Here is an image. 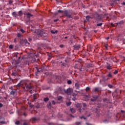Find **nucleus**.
Here are the masks:
<instances>
[{
	"instance_id": "nucleus-29",
	"label": "nucleus",
	"mask_w": 125,
	"mask_h": 125,
	"mask_svg": "<svg viewBox=\"0 0 125 125\" xmlns=\"http://www.w3.org/2000/svg\"><path fill=\"white\" fill-rule=\"evenodd\" d=\"M42 70V69L40 68V69H37V71L35 72V74L37 75L38 74H39V73H41L40 71Z\"/></svg>"
},
{
	"instance_id": "nucleus-37",
	"label": "nucleus",
	"mask_w": 125,
	"mask_h": 125,
	"mask_svg": "<svg viewBox=\"0 0 125 125\" xmlns=\"http://www.w3.org/2000/svg\"><path fill=\"white\" fill-rule=\"evenodd\" d=\"M118 73H119V71H118V70H116L115 71V72H113L114 75H117V74H118Z\"/></svg>"
},
{
	"instance_id": "nucleus-41",
	"label": "nucleus",
	"mask_w": 125,
	"mask_h": 125,
	"mask_svg": "<svg viewBox=\"0 0 125 125\" xmlns=\"http://www.w3.org/2000/svg\"><path fill=\"white\" fill-rule=\"evenodd\" d=\"M68 84H71L72 83V81L71 80H69L67 81Z\"/></svg>"
},
{
	"instance_id": "nucleus-44",
	"label": "nucleus",
	"mask_w": 125,
	"mask_h": 125,
	"mask_svg": "<svg viewBox=\"0 0 125 125\" xmlns=\"http://www.w3.org/2000/svg\"><path fill=\"white\" fill-rule=\"evenodd\" d=\"M20 31H21V33H25V30H23V29H20Z\"/></svg>"
},
{
	"instance_id": "nucleus-11",
	"label": "nucleus",
	"mask_w": 125,
	"mask_h": 125,
	"mask_svg": "<svg viewBox=\"0 0 125 125\" xmlns=\"http://www.w3.org/2000/svg\"><path fill=\"white\" fill-rule=\"evenodd\" d=\"M103 101H104V103H110V100H109V99H108L107 98H104L103 99Z\"/></svg>"
},
{
	"instance_id": "nucleus-15",
	"label": "nucleus",
	"mask_w": 125,
	"mask_h": 125,
	"mask_svg": "<svg viewBox=\"0 0 125 125\" xmlns=\"http://www.w3.org/2000/svg\"><path fill=\"white\" fill-rule=\"evenodd\" d=\"M39 98V95H38L37 94H33V99L34 100H36V99H38V98Z\"/></svg>"
},
{
	"instance_id": "nucleus-47",
	"label": "nucleus",
	"mask_w": 125,
	"mask_h": 125,
	"mask_svg": "<svg viewBox=\"0 0 125 125\" xmlns=\"http://www.w3.org/2000/svg\"><path fill=\"white\" fill-rule=\"evenodd\" d=\"M21 36H22V35H21V34H20V33L18 34V38H21Z\"/></svg>"
},
{
	"instance_id": "nucleus-42",
	"label": "nucleus",
	"mask_w": 125,
	"mask_h": 125,
	"mask_svg": "<svg viewBox=\"0 0 125 125\" xmlns=\"http://www.w3.org/2000/svg\"><path fill=\"white\" fill-rule=\"evenodd\" d=\"M9 48H10V49H13V45H10Z\"/></svg>"
},
{
	"instance_id": "nucleus-17",
	"label": "nucleus",
	"mask_w": 125,
	"mask_h": 125,
	"mask_svg": "<svg viewBox=\"0 0 125 125\" xmlns=\"http://www.w3.org/2000/svg\"><path fill=\"white\" fill-rule=\"evenodd\" d=\"M31 121H32V123H36V122L38 121V119L36 118H33L31 119Z\"/></svg>"
},
{
	"instance_id": "nucleus-23",
	"label": "nucleus",
	"mask_w": 125,
	"mask_h": 125,
	"mask_svg": "<svg viewBox=\"0 0 125 125\" xmlns=\"http://www.w3.org/2000/svg\"><path fill=\"white\" fill-rule=\"evenodd\" d=\"M74 48H75V49H76L77 50H78V49H80L81 47L80 46V45H75L74 46Z\"/></svg>"
},
{
	"instance_id": "nucleus-16",
	"label": "nucleus",
	"mask_w": 125,
	"mask_h": 125,
	"mask_svg": "<svg viewBox=\"0 0 125 125\" xmlns=\"http://www.w3.org/2000/svg\"><path fill=\"white\" fill-rule=\"evenodd\" d=\"M26 16L27 18H31V17H32V16H33V15L31 14V13H27L26 14Z\"/></svg>"
},
{
	"instance_id": "nucleus-46",
	"label": "nucleus",
	"mask_w": 125,
	"mask_h": 125,
	"mask_svg": "<svg viewBox=\"0 0 125 125\" xmlns=\"http://www.w3.org/2000/svg\"><path fill=\"white\" fill-rule=\"evenodd\" d=\"M59 13H63L64 12L62 10H58Z\"/></svg>"
},
{
	"instance_id": "nucleus-63",
	"label": "nucleus",
	"mask_w": 125,
	"mask_h": 125,
	"mask_svg": "<svg viewBox=\"0 0 125 125\" xmlns=\"http://www.w3.org/2000/svg\"><path fill=\"white\" fill-rule=\"evenodd\" d=\"M72 100H73V101H75V100H77V99H76V98H72Z\"/></svg>"
},
{
	"instance_id": "nucleus-18",
	"label": "nucleus",
	"mask_w": 125,
	"mask_h": 125,
	"mask_svg": "<svg viewBox=\"0 0 125 125\" xmlns=\"http://www.w3.org/2000/svg\"><path fill=\"white\" fill-rule=\"evenodd\" d=\"M18 16H20V17H21L22 16V15H23V12H22V11H20L18 12Z\"/></svg>"
},
{
	"instance_id": "nucleus-1",
	"label": "nucleus",
	"mask_w": 125,
	"mask_h": 125,
	"mask_svg": "<svg viewBox=\"0 0 125 125\" xmlns=\"http://www.w3.org/2000/svg\"><path fill=\"white\" fill-rule=\"evenodd\" d=\"M92 19H95V20H96L97 21H100L102 19V17H101V15L98 14L97 12L94 13L92 15Z\"/></svg>"
},
{
	"instance_id": "nucleus-12",
	"label": "nucleus",
	"mask_w": 125,
	"mask_h": 125,
	"mask_svg": "<svg viewBox=\"0 0 125 125\" xmlns=\"http://www.w3.org/2000/svg\"><path fill=\"white\" fill-rule=\"evenodd\" d=\"M12 15L14 17H15V18H17V17H18V14H17V13H16V12H13L12 13Z\"/></svg>"
},
{
	"instance_id": "nucleus-6",
	"label": "nucleus",
	"mask_w": 125,
	"mask_h": 125,
	"mask_svg": "<svg viewBox=\"0 0 125 125\" xmlns=\"http://www.w3.org/2000/svg\"><path fill=\"white\" fill-rule=\"evenodd\" d=\"M80 83L79 82H77L75 84V86L76 88V89H80Z\"/></svg>"
},
{
	"instance_id": "nucleus-20",
	"label": "nucleus",
	"mask_w": 125,
	"mask_h": 125,
	"mask_svg": "<svg viewBox=\"0 0 125 125\" xmlns=\"http://www.w3.org/2000/svg\"><path fill=\"white\" fill-rule=\"evenodd\" d=\"M24 84L23 81H21L20 83L17 85L18 86H20V85H23Z\"/></svg>"
},
{
	"instance_id": "nucleus-8",
	"label": "nucleus",
	"mask_w": 125,
	"mask_h": 125,
	"mask_svg": "<svg viewBox=\"0 0 125 125\" xmlns=\"http://www.w3.org/2000/svg\"><path fill=\"white\" fill-rule=\"evenodd\" d=\"M95 92H99V91H101V87H96L94 89Z\"/></svg>"
},
{
	"instance_id": "nucleus-52",
	"label": "nucleus",
	"mask_w": 125,
	"mask_h": 125,
	"mask_svg": "<svg viewBox=\"0 0 125 125\" xmlns=\"http://www.w3.org/2000/svg\"><path fill=\"white\" fill-rule=\"evenodd\" d=\"M121 113H122V114H123V115H125V111H124V110H121Z\"/></svg>"
},
{
	"instance_id": "nucleus-45",
	"label": "nucleus",
	"mask_w": 125,
	"mask_h": 125,
	"mask_svg": "<svg viewBox=\"0 0 125 125\" xmlns=\"http://www.w3.org/2000/svg\"><path fill=\"white\" fill-rule=\"evenodd\" d=\"M88 90H90V88H89V87H87L86 88V91H88Z\"/></svg>"
},
{
	"instance_id": "nucleus-14",
	"label": "nucleus",
	"mask_w": 125,
	"mask_h": 125,
	"mask_svg": "<svg viewBox=\"0 0 125 125\" xmlns=\"http://www.w3.org/2000/svg\"><path fill=\"white\" fill-rule=\"evenodd\" d=\"M24 42L25 44H26V46H29V45H30V43L28 42V41L27 40H24Z\"/></svg>"
},
{
	"instance_id": "nucleus-54",
	"label": "nucleus",
	"mask_w": 125,
	"mask_h": 125,
	"mask_svg": "<svg viewBox=\"0 0 125 125\" xmlns=\"http://www.w3.org/2000/svg\"><path fill=\"white\" fill-rule=\"evenodd\" d=\"M110 25H111V26H112V27H115V25L113 23H111Z\"/></svg>"
},
{
	"instance_id": "nucleus-38",
	"label": "nucleus",
	"mask_w": 125,
	"mask_h": 125,
	"mask_svg": "<svg viewBox=\"0 0 125 125\" xmlns=\"http://www.w3.org/2000/svg\"><path fill=\"white\" fill-rule=\"evenodd\" d=\"M76 125H82V122H76Z\"/></svg>"
},
{
	"instance_id": "nucleus-22",
	"label": "nucleus",
	"mask_w": 125,
	"mask_h": 125,
	"mask_svg": "<svg viewBox=\"0 0 125 125\" xmlns=\"http://www.w3.org/2000/svg\"><path fill=\"white\" fill-rule=\"evenodd\" d=\"M116 24H117V25H119V24L122 25V24H124V21H120L116 23Z\"/></svg>"
},
{
	"instance_id": "nucleus-13",
	"label": "nucleus",
	"mask_w": 125,
	"mask_h": 125,
	"mask_svg": "<svg viewBox=\"0 0 125 125\" xmlns=\"http://www.w3.org/2000/svg\"><path fill=\"white\" fill-rule=\"evenodd\" d=\"M92 67H93V64H92V63H88L86 65V68H92Z\"/></svg>"
},
{
	"instance_id": "nucleus-30",
	"label": "nucleus",
	"mask_w": 125,
	"mask_h": 125,
	"mask_svg": "<svg viewBox=\"0 0 125 125\" xmlns=\"http://www.w3.org/2000/svg\"><path fill=\"white\" fill-rule=\"evenodd\" d=\"M47 81L48 83H53V82H52V81H51V79H48L47 80Z\"/></svg>"
},
{
	"instance_id": "nucleus-9",
	"label": "nucleus",
	"mask_w": 125,
	"mask_h": 125,
	"mask_svg": "<svg viewBox=\"0 0 125 125\" xmlns=\"http://www.w3.org/2000/svg\"><path fill=\"white\" fill-rule=\"evenodd\" d=\"M26 87L27 89H32V88H33V86L31 85V84H27Z\"/></svg>"
},
{
	"instance_id": "nucleus-60",
	"label": "nucleus",
	"mask_w": 125,
	"mask_h": 125,
	"mask_svg": "<svg viewBox=\"0 0 125 125\" xmlns=\"http://www.w3.org/2000/svg\"><path fill=\"white\" fill-rule=\"evenodd\" d=\"M51 33L52 34H55V31H53V30H52L51 31Z\"/></svg>"
},
{
	"instance_id": "nucleus-39",
	"label": "nucleus",
	"mask_w": 125,
	"mask_h": 125,
	"mask_svg": "<svg viewBox=\"0 0 125 125\" xmlns=\"http://www.w3.org/2000/svg\"><path fill=\"white\" fill-rule=\"evenodd\" d=\"M95 112L96 113H98V112H99V108H95Z\"/></svg>"
},
{
	"instance_id": "nucleus-49",
	"label": "nucleus",
	"mask_w": 125,
	"mask_h": 125,
	"mask_svg": "<svg viewBox=\"0 0 125 125\" xmlns=\"http://www.w3.org/2000/svg\"><path fill=\"white\" fill-rule=\"evenodd\" d=\"M71 102H68V103H67L66 104V105H67V106H70V105H71Z\"/></svg>"
},
{
	"instance_id": "nucleus-27",
	"label": "nucleus",
	"mask_w": 125,
	"mask_h": 125,
	"mask_svg": "<svg viewBox=\"0 0 125 125\" xmlns=\"http://www.w3.org/2000/svg\"><path fill=\"white\" fill-rule=\"evenodd\" d=\"M84 111V108H83V109L82 108L79 109V112L81 113H83Z\"/></svg>"
},
{
	"instance_id": "nucleus-36",
	"label": "nucleus",
	"mask_w": 125,
	"mask_h": 125,
	"mask_svg": "<svg viewBox=\"0 0 125 125\" xmlns=\"http://www.w3.org/2000/svg\"><path fill=\"white\" fill-rule=\"evenodd\" d=\"M15 125H20V121H17L15 122Z\"/></svg>"
},
{
	"instance_id": "nucleus-56",
	"label": "nucleus",
	"mask_w": 125,
	"mask_h": 125,
	"mask_svg": "<svg viewBox=\"0 0 125 125\" xmlns=\"http://www.w3.org/2000/svg\"><path fill=\"white\" fill-rule=\"evenodd\" d=\"M60 47H61V48H63V47H64V45L63 44L60 45Z\"/></svg>"
},
{
	"instance_id": "nucleus-40",
	"label": "nucleus",
	"mask_w": 125,
	"mask_h": 125,
	"mask_svg": "<svg viewBox=\"0 0 125 125\" xmlns=\"http://www.w3.org/2000/svg\"><path fill=\"white\" fill-rule=\"evenodd\" d=\"M62 97L59 96L58 97V100H59V101L62 100Z\"/></svg>"
},
{
	"instance_id": "nucleus-10",
	"label": "nucleus",
	"mask_w": 125,
	"mask_h": 125,
	"mask_svg": "<svg viewBox=\"0 0 125 125\" xmlns=\"http://www.w3.org/2000/svg\"><path fill=\"white\" fill-rule=\"evenodd\" d=\"M123 35L122 34H120L118 35L117 37V41L118 42H121V41H123V39H120V37H122Z\"/></svg>"
},
{
	"instance_id": "nucleus-25",
	"label": "nucleus",
	"mask_w": 125,
	"mask_h": 125,
	"mask_svg": "<svg viewBox=\"0 0 125 125\" xmlns=\"http://www.w3.org/2000/svg\"><path fill=\"white\" fill-rule=\"evenodd\" d=\"M76 107H77V108H81V107H82V104H77Z\"/></svg>"
},
{
	"instance_id": "nucleus-48",
	"label": "nucleus",
	"mask_w": 125,
	"mask_h": 125,
	"mask_svg": "<svg viewBox=\"0 0 125 125\" xmlns=\"http://www.w3.org/2000/svg\"><path fill=\"white\" fill-rule=\"evenodd\" d=\"M108 87H109V88H112V87H113V85H112L111 84H109L108 85Z\"/></svg>"
},
{
	"instance_id": "nucleus-21",
	"label": "nucleus",
	"mask_w": 125,
	"mask_h": 125,
	"mask_svg": "<svg viewBox=\"0 0 125 125\" xmlns=\"http://www.w3.org/2000/svg\"><path fill=\"white\" fill-rule=\"evenodd\" d=\"M27 104L30 108H33V107H34V105L32 104V103H31L30 102H28Z\"/></svg>"
},
{
	"instance_id": "nucleus-64",
	"label": "nucleus",
	"mask_w": 125,
	"mask_h": 125,
	"mask_svg": "<svg viewBox=\"0 0 125 125\" xmlns=\"http://www.w3.org/2000/svg\"><path fill=\"white\" fill-rule=\"evenodd\" d=\"M122 4H123V5H125V2H123Z\"/></svg>"
},
{
	"instance_id": "nucleus-5",
	"label": "nucleus",
	"mask_w": 125,
	"mask_h": 125,
	"mask_svg": "<svg viewBox=\"0 0 125 125\" xmlns=\"http://www.w3.org/2000/svg\"><path fill=\"white\" fill-rule=\"evenodd\" d=\"M98 97H99V96H93V99H91V101L92 102H94V101H96L97 99H98Z\"/></svg>"
},
{
	"instance_id": "nucleus-32",
	"label": "nucleus",
	"mask_w": 125,
	"mask_h": 125,
	"mask_svg": "<svg viewBox=\"0 0 125 125\" xmlns=\"http://www.w3.org/2000/svg\"><path fill=\"white\" fill-rule=\"evenodd\" d=\"M12 76H14V77H16L17 76V73L16 72H13L12 73Z\"/></svg>"
},
{
	"instance_id": "nucleus-28",
	"label": "nucleus",
	"mask_w": 125,
	"mask_h": 125,
	"mask_svg": "<svg viewBox=\"0 0 125 125\" xmlns=\"http://www.w3.org/2000/svg\"><path fill=\"white\" fill-rule=\"evenodd\" d=\"M107 77L108 78H112V77H113V75L111 72H109L108 74L107 75Z\"/></svg>"
},
{
	"instance_id": "nucleus-51",
	"label": "nucleus",
	"mask_w": 125,
	"mask_h": 125,
	"mask_svg": "<svg viewBox=\"0 0 125 125\" xmlns=\"http://www.w3.org/2000/svg\"><path fill=\"white\" fill-rule=\"evenodd\" d=\"M36 108H37V109H39V108H40V104H37V105H36Z\"/></svg>"
},
{
	"instance_id": "nucleus-58",
	"label": "nucleus",
	"mask_w": 125,
	"mask_h": 125,
	"mask_svg": "<svg viewBox=\"0 0 125 125\" xmlns=\"http://www.w3.org/2000/svg\"><path fill=\"white\" fill-rule=\"evenodd\" d=\"M23 125H29V124H28L27 123H24Z\"/></svg>"
},
{
	"instance_id": "nucleus-24",
	"label": "nucleus",
	"mask_w": 125,
	"mask_h": 125,
	"mask_svg": "<svg viewBox=\"0 0 125 125\" xmlns=\"http://www.w3.org/2000/svg\"><path fill=\"white\" fill-rule=\"evenodd\" d=\"M70 111L72 114L76 113V110L74 108H70Z\"/></svg>"
},
{
	"instance_id": "nucleus-26",
	"label": "nucleus",
	"mask_w": 125,
	"mask_h": 125,
	"mask_svg": "<svg viewBox=\"0 0 125 125\" xmlns=\"http://www.w3.org/2000/svg\"><path fill=\"white\" fill-rule=\"evenodd\" d=\"M47 107L49 109H51L52 106H51V103H49V104H47Z\"/></svg>"
},
{
	"instance_id": "nucleus-7",
	"label": "nucleus",
	"mask_w": 125,
	"mask_h": 125,
	"mask_svg": "<svg viewBox=\"0 0 125 125\" xmlns=\"http://www.w3.org/2000/svg\"><path fill=\"white\" fill-rule=\"evenodd\" d=\"M16 92V89H13L10 92V95L14 96L15 95Z\"/></svg>"
},
{
	"instance_id": "nucleus-31",
	"label": "nucleus",
	"mask_w": 125,
	"mask_h": 125,
	"mask_svg": "<svg viewBox=\"0 0 125 125\" xmlns=\"http://www.w3.org/2000/svg\"><path fill=\"white\" fill-rule=\"evenodd\" d=\"M30 19H28V20H27L26 21V23L27 25H29V24H30Z\"/></svg>"
},
{
	"instance_id": "nucleus-62",
	"label": "nucleus",
	"mask_w": 125,
	"mask_h": 125,
	"mask_svg": "<svg viewBox=\"0 0 125 125\" xmlns=\"http://www.w3.org/2000/svg\"><path fill=\"white\" fill-rule=\"evenodd\" d=\"M2 106H3V105L2 104H0V108H1V107H2Z\"/></svg>"
},
{
	"instance_id": "nucleus-59",
	"label": "nucleus",
	"mask_w": 125,
	"mask_h": 125,
	"mask_svg": "<svg viewBox=\"0 0 125 125\" xmlns=\"http://www.w3.org/2000/svg\"><path fill=\"white\" fill-rule=\"evenodd\" d=\"M80 119H84V120H85V118L83 116H82L81 117H80Z\"/></svg>"
},
{
	"instance_id": "nucleus-19",
	"label": "nucleus",
	"mask_w": 125,
	"mask_h": 125,
	"mask_svg": "<svg viewBox=\"0 0 125 125\" xmlns=\"http://www.w3.org/2000/svg\"><path fill=\"white\" fill-rule=\"evenodd\" d=\"M89 19H92V17L89 16H86V20H87V21H89Z\"/></svg>"
},
{
	"instance_id": "nucleus-53",
	"label": "nucleus",
	"mask_w": 125,
	"mask_h": 125,
	"mask_svg": "<svg viewBox=\"0 0 125 125\" xmlns=\"http://www.w3.org/2000/svg\"><path fill=\"white\" fill-rule=\"evenodd\" d=\"M111 65V64H110L109 63H107V65L106 67H110Z\"/></svg>"
},
{
	"instance_id": "nucleus-50",
	"label": "nucleus",
	"mask_w": 125,
	"mask_h": 125,
	"mask_svg": "<svg viewBox=\"0 0 125 125\" xmlns=\"http://www.w3.org/2000/svg\"><path fill=\"white\" fill-rule=\"evenodd\" d=\"M51 102H52V104H53V105H55L56 103L54 101H52Z\"/></svg>"
},
{
	"instance_id": "nucleus-57",
	"label": "nucleus",
	"mask_w": 125,
	"mask_h": 125,
	"mask_svg": "<svg viewBox=\"0 0 125 125\" xmlns=\"http://www.w3.org/2000/svg\"><path fill=\"white\" fill-rule=\"evenodd\" d=\"M11 3H12V1L9 0V4H11Z\"/></svg>"
},
{
	"instance_id": "nucleus-34",
	"label": "nucleus",
	"mask_w": 125,
	"mask_h": 125,
	"mask_svg": "<svg viewBox=\"0 0 125 125\" xmlns=\"http://www.w3.org/2000/svg\"><path fill=\"white\" fill-rule=\"evenodd\" d=\"M102 25H103V23H100L97 24V26L98 27H101V26H102Z\"/></svg>"
},
{
	"instance_id": "nucleus-55",
	"label": "nucleus",
	"mask_w": 125,
	"mask_h": 125,
	"mask_svg": "<svg viewBox=\"0 0 125 125\" xmlns=\"http://www.w3.org/2000/svg\"><path fill=\"white\" fill-rule=\"evenodd\" d=\"M83 106L84 108H85V107H86V104L83 103Z\"/></svg>"
},
{
	"instance_id": "nucleus-3",
	"label": "nucleus",
	"mask_w": 125,
	"mask_h": 125,
	"mask_svg": "<svg viewBox=\"0 0 125 125\" xmlns=\"http://www.w3.org/2000/svg\"><path fill=\"white\" fill-rule=\"evenodd\" d=\"M64 14H65V16L68 18H72V15H71V12H70V11L65 10L64 12Z\"/></svg>"
},
{
	"instance_id": "nucleus-61",
	"label": "nucleus",
	"mask_w": 125,
	"mask_h": 125,
	"mask_svg": "<svg viewBox=\"0 0 125 125\" xmlns=\"http://www.w3.org/2000/svg\"><path fill=\"white\" fill-rule=\"evenodd\" d=\"M59 20H58V19L54 20V22H57Z\"/></svg>"
},
{
	"instance_id": "nucleus-35",
	"label": "nucleus",
	"mask_w": 125,
	"mask_h": 125,
	"mask_svg": "<svg viewBox=\"0 0 125 125\" xmlns=\"http://www.w3.org/2000/svg\"><path fill=\"white\" fill-rule=\"evenodd\" d=\"M107 70H112V65L110 66H106Z\"/></svg>"
},
{
	"instance_id": "nucleus-43",
	"label": "nucleus",
	"mask_w": 125,
	"mask_h": 125,
	"mask_svg": "<svg viewBox=\"0 0 125 125\" xmlns=\"http://www.w3.org/2000/svg\"><path fill=\"white\" fill-rule=\"evenodd\" d=\"M0 124H1L2 125L5 124V122L4 121H0Z\"/></svg>"
},
{
	"instance_id": "nucleus-4",
	"label": "nucleus",
	"mask_w": 125,
	"mask_h": 125,
	"mask_svg": "<svg viewBox=\"0 0 125 125\" xmlns=\"http://www.w3.org/2000/svg\"><path fill=\"white\" fill-rule=\"evenodd\" d=\"M38 34L39 35V36H41V37H47V33L42 31H39Z\"/></svg>"
},
{
	"instance_id": "nucleus-2",
	"label": "nucleus",
	"mask_w": 125,
	"mask_h": 125,
	"mask_svg": "<svg viewBox=\"0 0 125 125\" xmlns=\"http://www.w3.org/2000/svg\"><path fill=\"white\" fill-rule=\"evenodd\" d=\"M59 90L61 91H64L65 92V93H66V94H68V95H71L73 93V89L69 88H68L67 90L65 89H62L61 87L59 88Z\"/></svg>"
},
{
	"instance_id": "nucleus-33",
	"label": "nucleus",
	"mask_w": 125,
	"mask_h": 125,
	"mask_svg": "<svg viewBox=\"0 0 125 125\" xmlns=\"http://www.w3.org/2000/svg\"><path fill=\"white\" fill-rule=\"evenodd\" d=\"M48 100H49V98H45L44 99V102H47V101H48Z\"/></svg>"
}]
</instances>
